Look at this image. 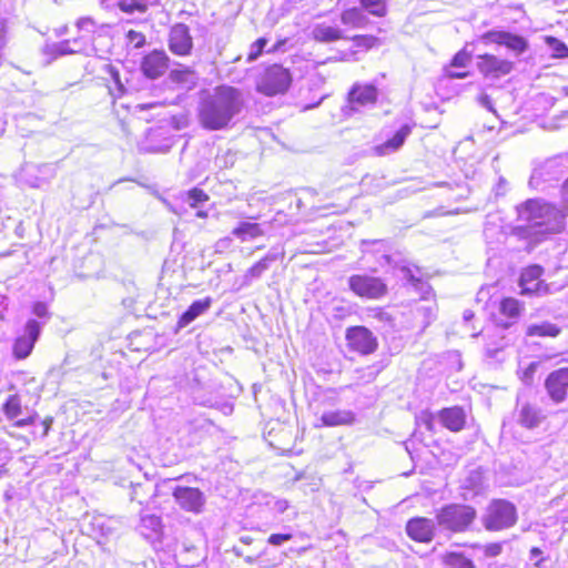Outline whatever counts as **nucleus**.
<instances>
[{"instance_id":"52","label":"nucleus","mask_w":568,"mask_h":568,"mask_svg":"<svg viewBox=\"0 0 568 568\" xmlns=\"http://www.w3.org/2000/svg\"><path fill=\"white\" fill-rule=\"evenodd\" d=\"M34 423V418L33 417H28V418H22V419H18L14 425L17 427H26L28 425H31Z\"/></svg>"},{"instance_id":"22","label":"nucleus","mask_w":568,"mask_h":568,"mask_svg":"<svg viewBox=\"0 0 568 568\" xmlns=\"http://www.w3.org/2000/svg\"><path fill=\"white\" fill-rule=\"evenodd\" d=\"M440 423L452 432H459L466 423V415L463 408L458 406L444 408L439 413Z\"/></svg>"},{"instance_id":"5","label":"nucleus","mask_w":568,"mask_h":568,"mask_svg":"<svg viewBox=\"0 0 568 568\" xmlns=\"http://www.w3.org/2000/svg\"><path fill=\"white\" fill-rule=\"evenodd\" d=\"M292 77L287 69L280 64L268 67L257 82V91L265 95L284 93L291 85Z\"/></svg>"},{"instance_id":"28","label":"nucleus","mask_w":568,"mask_h":568,"mask_svg":"<svg viewBox=\"0 0 568 568\" xmlns=\"http://www.w3.org/2000/svg\"><path fill=\"white\" fill-rule=\"evenodd\" d=\"M280 257L278 253L275 252H268L263 258H261L257 263H255L252 267H250L244 278L246 282H251L254 278L261 277V275L268 270L270 264L272 262L277 261Z\"/></svg>"},{"instance_id":"33","label":"nucleus","mask_w":568,"mask_h":568,"mask_svg":"<svg viewBox=\"0 0 568 568\" xmlns=\"http://www.w3.org/2000/svg\"><path fill=\"white\" fill-rule=\"evenodd\" d=\"M21 399L19 395H10L3 405V413L9 419H16L21 414Z\"/></svg>"},{"instance_id":"30","label":"nucleus","mask_w":568,"mask_h":568,"mask_svg":"<svg viewBox=\"0 0 568 568\" xmlns=\"http://www.w3.org/2000/svg\"><path fill=\"white\" fill-rule=\"evenodd\" d=\"M341 21L346 26L359 28L365 22V17L358 8L345 10L341 16Z\"/></svg>"},{"instance_id":"41","label":"nucleus","mask_w":568,"mask_h":568,"mask_svg":"<svg viewBox=\"0 0 568 568\" xmlns=\"http://www.w3.org/2000/svg\"><path fill=\"white\" fill-rule=\"evenodd\" d=\"M266 43H267V41L263 38L256 40L251 47V52L248 54L247 60L253 61V60L257 59V57L262 53Z\"/></svg>"},{"instance_id":"48","label":"nucleus","mask_w":568,"mask_h":568,"mask_svg":"<svg viewBox=\"0 0 568 568\" xmlns=\"http://www.w3.org/2000/svg\"><path fill=\"white\" fill-rule=\"evenodd\" d=\"M561 202H562V212L568 216V179L565 181L561 187Z\"/></svg>"},{"instance_id":"1","label":"nucleus","mask_w":568,"mask_h":568,"mask_svg":"<svg viewBox=\"0 0 568 568\" xmlns=\"http://www.w3.org/2000/svg\"><path fill=\"white\" fill-rule=\"evenodd\" d=\"M245 105L243 92L232 85H217L202 92L197 106L199 124L209 131L227 130L242 113Z\"/></svg>"},{"instance_id":"3","label":"nucleus","mask_w":568,"mask_h":568,"mask_svg":"<svg viewBox=\"0 0 568 568\" xmlns=\"http://www.w3.org/2000/svg\"><path fill=\"white\" fill-rule=\"evenodd\" d=\"M476 517V509L464 504L446 505L435 516L438 527L452 532L466 531L473 525Z\"/></svg>"},{"instance_id":"35","label":"nucleus","mask_w":568,"mask_h":568,"mask_svg":"<svg viewBox=\"0 0 568 568\" xmlns=\"http://www.w3.org/2000/svg\"><path fill=\"white\" fill-rule=\"evenodd\" d=\"M112 84L109 87V91L113 98H120L125 92L124 84L121 82L120 74L115 70H111Z\"/></svg>"},{"instance_id":"43","label":"nucleus","mask_w":568,"mask_h":568,"mask_svg":"<svg viewBox=\"0 0 568 568\" xmlns=\"http://www.w3.org/2000/svg\"><path fill=\"white\" fill-rule=\"evenodd\" d=\"M292 537L293 536L291 534H272L268 537L267 542L273 546H281L285 541L291 540Z\"/></svg>"},{"instance_id":"13","label":"nucleus","mask_w":568,"mask_h":568,"mask_svg":"<svg viewBox=\"0 0 568 568\" xmlns=\"http://www.w3.org/2000/svg\"><path fill=\"white\" fill-rule=\"evenodd\" d=\"M477 68L485 78L499 79L511 72L514 63L494 54L478 55Z\"/></svg>"},{"instance_id":"42","label":"nucleus","mask_w":568,"mask_h":568,"mask_svg":"<svg viewBox=\"0 0 568 568\" xmlns=\"http://www.w3.org/2000/svg\"><path fill=\"white\" fill-rule=\"evenodd\" d=\"M538 368L537 362H531L523 372L521 379L525 384L529 385L532 382L534 375Z\"/></svg>"},{"instance_id":"59","label":"nucleus","mask_w":568,"mask_h":568,"mask_svg":"<svg viewBox=\"0 0 568 568\" xmlns=\"http://www.w3.org/2000/svg\"><path fill=\"white\" fill-rule=\"evenodd\" d=\"M41 171H50V172H51V175H53V170H52L50 166H48V165H43V166L41 168Z\"/></svg>"},{"instance_id":"49","label":"nucleus","mask_w":568,"mask_h":568,"mask_svg":"<svg viewBox=\"0 0 568 568\" xmlns=\"http://www.w3.org/2000/svg\"><path fill=\"white\" fill-rule=\"evenodd\" d=\"M403 276L413 284L419 282V278L416 276L415 272L409 267L402 268Z\"/></svg>"},{"instance_id":"8","label":"nucleus","mask_w":568,"mask_h":568,"mask_svg":"<svg viewBox=\"0 0 568 568\" xmlns=\"http://www.w3.org/2000/svg\"><path fill=\"white\" fill-rule=\"evenodd\" d=\"M544 270L539 265L526 267L519 277L520 294L527 296H545L549 293V285L540 280Z\"/></svg>"},{"instance_id":"7","label":"nucleus","mask_w":568,"mask_h":568,"mask_svg":"<svg viewBox=\"0 0 568 568\" xmlns=\"http://www.w3.org/2000/svg\"><path fill=\"white\" fill-rule=\"evenodd\" d=\"M41 331L42 325L37 320L27 321L22 333L16 337L12 345V355L16 359H26L31 355Z\"/></svg>"},{"instance_id":"27","label":"nucleus","mask_w":568,"mask_h":568,"mask_svg":"<svg viewBox=\"0 0 568 568\" xmlns=\"http://www.w3.org/2000/svg\"><path fill=\"white\" fill-rule=\"evenodd\" d=\"M312 36L320 42H334L343 38V32L336 27L320 23L313 28Z\"/></svg>"},{"instance_id":"50","label":"nucleus","mask_w":568,"mask_h":568,"mask_svg":"<svg viewBox=\"0 0 568 568\" xmlns=\"http://www.w3.org/2000/svg\"><path fill=\"white\" fill-rule=\"evenodd\" d=\"M71 48H80L81 51L79 53H90V48L87 45L82 39H73L71 40Z\"/></svg>"},{"instance_id":"26","label":"nucleus","mask_w":568,"mask_h":568,"mask_svg":"<svg viewBox=\"0 0 568 568\" xmlns=\"http://www.w3.org/2000/svg\"><path fill=\"white\" fill-rule=\"evenodd\" d=\"M560 333V326L548 321L529 324L526 328L528 337H557Z\"/></svg>"},{"instance_id":"19","label":"nucleus","mask_w":568,"mask_h":568,"mask_svg":"<svg viewBox=\"0 0 568 568\" xmlns=\"http://www.w3.org/2000/svg\"><path fill=\"white\" fill-rule=\"evenodd\" d=\"M524 310L525 306L520 301L514 297L503 298L499 304V312L501 316L506 317V320H500L499 325L504 328L510 327L519 320Z\"/></svg>"},{"instance_id":"44","label":"nucleus","mask_w":568,"mask_h":568,"mask_svg":"<svg viewBox=\"0 0 568 568\" xmlns=\"http://www.w3.org/2000/svg\"><path fill=\"white\" fill-rule=\"evenodd\" d=\"M503 546L498 542H491L483 547L486 557H496L501 552Z\"/></svg>"},{"instance_id":"51","label":"nucleus","mask_w":568,"mask_h":568,"mask_svg":"<svg viewBox=\"0 0 568 568\" xmlns=\"http://www.w3.org/2000/svg\"><path fill=\"white\" fill-rule=\"evenodd\" d=\"M479 102H480V104H481L484 108H486L487 110L495 112L494 106H493L491 99H490L487 94L481 95V97L479 98Z\"/></svg>"},{"instance_id":"37","label":"nucleus","mask_w":568,"mask_h":568,"mask_svg":"<svg viewBox=\"0 0 568 568\" xmlns=\"http://www.w3.org/2000/svg\"><path fill=\"white\" fill-rule=\"evenodd\" d=\"M80 51V48H71V40H65L54 45V53L58 55L79 53Z\"/></svg>"},{"instance_id":"39","label":"nucleus","mask_w":568,"mask_h":568,"mask_svg":"<svg viewBox=\"0 0 568 568\" xmlns=\"http://www.w3.org/2000/svg\"><path fill=\"white\" fill-rule=\"evenodd\" d=\"M542 550L538 547H532L529 552V560L537 568H545L546 558L542 556Z\"/></svg>"},{"instance_id":"2","label":"nucleus","mask_w":568,"mask_h":568,"mask_svg":"<svg viewBox=\"0 0 568 568\" xmlns=\"http://www.w3.org/2000/svg\"><path fill=\"white\" fill-rule=\"evenodd\" d=\"M566 214L551 203L531 199L517 206L515 232L526 239L539 241L540 236L562 231Z\"/></svg>"},{"instance_id":"23","label":"nucleus","mask_w":568,"mask_h":568,"mask_svg":"<svg viewBox=\"0 0 568 568\" xmlns=\"http://www.w3.org/2000/svg\"><path fill=\"white\" fill-rule=\"evenodd\" d=\"M212 303H213V300L210 296H207L203 300L194 301L189 306V308L180 316L178 326L180 328L187 326L190 323H192L199 316L206 313L210 310Z\"/></svg>"},{"instance_id":"6","label":"nucleus","mask_w":568,"mask_h":568,"mask_svg":"<svg viewBox=\"0 0 568 568\" xmlns=\"http://www.w3.org/2000/svg\"><path fill=\"white\" fill-rule=\"evenodd\" d=\"M348 286L355 295L368 300H378L387 293V285L382 278L368 275H352Z\"/></svg>"},{"instance_id":"29","label":"nucleus","mask_w":568,"mask_h":568,"mask_svg":"<svg viewBox=\"0 0 568 568\" xmlns=\"http://www.w3.org/2000/svg\"><path fill=\"white\" fill-rule=\"evenodd\" d=\"M152 2L153 0H119L118 6L120 10L125 13H143Z\"/></svg>"},{"instance_id":"15","label":"nucleus","mask_w":568,"mask_h":568,"mask_svg":"<svg viewBox=\"0 0 568 568\" xmlns=\"http://www.w3.org/2000/svg\"><path fill=\"white\" fill-rule=\"evenodd\" d=\"M175 503L185 511L199 514L205 503L203 493L193 487L178 486L173 490Z\"/></svg>"},{"instance_id":"56","label":"nucleus","mask_w":568,"mask_h":568,"mask_svg":"<svg viewBox=\"0 0 568 568\" xmlns=\"http://www.w3.org/2000/svg\"><path fill=\"white\" fill-rule=\"evenodd\" d=\"M465 321H470L474 317V313L469 310H466L463 315Z\"/></svg>"},{"instance_id":"38","label":"nucleus","mask_w":568,"mask_h":568,"mask_svg":"<svg viewBox=\"0 0 568 568\" xmlns=\"http://www.w3.org/2000/svg\"><path fill=\"white\" fill-rule=\"evenodd\" d=\"M470 60L471 54L466 50H460L454 55L452 67L464 68L470 62Z\"/></svg>"},{"instance_id":"54","label":"nucleus","mask_w":568,"mask_h":568,"mask_svg":"<svg viewBox=\"0 0 568 568\" xmlns=\"http://www.w3.org/2000/svg\"><path fill=\"white\" fill-rule=\"evenodd\" d=\"M275 505L276 509L281 513L285 511L288 507V503L286 500H277Z\"/></svg>"},{"instance_id":"57","label":"nucleus","mask_w":568,"mask_h":568,"mask_svg":"<svg viewBox=\"0 0 568 568\" xmlns=\"http://www.w3.org/2000/svg\"><path fill=\"white\" fill-rule=\"evenodd\" d=\"M196 216L200 219H205L207 216V213L205 211H197Z\"/></svg>"},{"instance_id":"12","label":"nucleus","mask_w":568,"mask_h":568,"mask_svg":"<svg viewBox=\"0 0 568 568\" xmlns=\"http://www.w3.org/2000/svg\"><path fill=\"white\" fill-rule=\"evenodd\" d=\"M481 41L505 45L516 55L523 54L528 49V41L524 37L507 31H487L481 36Z\"/></svg>"},{"instance_id":"24","label":"nucleus","mask_w":568,"mask_h":568,"mask_svg":"<svg viewBox=\"0 0 568 568\" xmlns=\"http://www.w3.org/2000/svg\"><path fill=\"white\" fill-rule=\"evenodd\" d=\"M162 528L160 516L153 514L141 515L139 530L145 539L158 540L162 534Z\"/></svg>"},{"instance_id":"58","label":"nucleus","mask_w":568,"mask_h":568,"mask_svg":"<svg viewBox=\"0 0 568 568\" xmlns=\"http://www.w3.org/2000/svg\"><path fill=\"white\" fill-rule=\"evenodd\" d=\"M42 184H43V182H42V181L37 180L34 183H32V186H33V187H41V186H42Z\"/></svg>"},{"instance_id":"53","label":"nucleus","mask_w":568,"mask_h":568,"mask_svg":"<svg viewBox=\"0 0 568 568\" xmlns=\"http://www.w3.org/2000/svg\"><path fill=\"white\" fill-rule=\"evenodd\" d=\"M448 77L452 79H465L468 75V72H447Z\"/></svg>"},{"instance_id":"4","label":"nucleus","mask_w":568,"mask_h":568,"mask_svg":"<svg viewBox=\"0 0 568 568\" xmlns=\"http://www.w3.org/2000/svg\"><path fill=\"white\" fill-rule=\"evenodd\" d=\"M517 521V509L514 504L505 499L493 500L483 517L487 530H503L513 527Z\"/></svg>"},{"instance_id":"20","label":"nucleus","mask_w":568,"mask_h":568,"mask_svg":"<svg viewBox=\"0 0 568 568\" xmlns=\"http://www.w3.org/2000/svg\"><path fill=\"white\" fill-rule=\"evenodd\" d=\"M412 133V128L408 124H404L395 134L393 138L388 139L386 142L376 145L374 148V153L378 156H384L392 154L396 151H398L402 145L404 144L405 140Z\"/></svg>"},{"instance_id":"36","label":"nucleus","mask_w":568,"mask_h":568,"mask_svg":"<svg viewBox=\"0 0 568 568\" xmlns=\"http://www.w3.org/2000/svg\"><path fill=\"white\" fill-rule=\"evenodd\" d=\"M547 42H548L549 47L552 49V51L555 52L556 57L562 58V57L568 55V48L564 42H561L558 39L552 38V37H549L547 39Z\"/></svg>"},{"instance_id":"40","label":"nucleus","mask_w":568,"mask_h":568,"mask_svg":"<svg viewBox=\"0 0 568 568\" xmlns=\"http://www.w3.org/2000/svg\"><path fill=\"white\" fill-rule=\"evenodd\" d=\"M126 39L130 44H132L135 49L142 48L145 43V37L143 33L130 30L126 33Z\"/></svg>"},{"instance_id":"21","label":"nucleus","mask_w":568,"mask_h":568,"mask_svg":"<svg viewBox=\"0 0 568 568\" xmlns=\"http://www.w3.org/2000/svg\"><path fill=\"white\" fill-rule=\"evenodd\" d=\"M544 418L541 409L530 403H523L518 408L517 422L525 428L532 429L538 427Z\"/></svg>"},{"instance_id":"34","label":"nucleus","mask_w":568,"mask_h":568,"mask_svg":"<svg viewBox=\"0 0 568 568\" xmlns=\"http://www.w3.org/2000/svg\"><path fill=\"white\" fill-rule=\"evenodd\" d=\"M209 196L201 189L194 187L185 194L184 201L192 207H196L197 204L206 202Z\"/></svg>"},{"instance_id":"14","label":"nucleus","mask_w":568,"mask_h":568,"mask_svg":"<svg viewBox=\"0 0 568 568\" xmlns=\"http://www.w3.org/2000/svg\"><path fill=\"white\" fill-rule=\"evenodd\" d=\"M377 88L373 84L355 83L348 92L347 109L358 112L362 108L374 105L377 101Z\"/></svg>"},{"instance_id":"16","label":"nucleus","mask_w":568,"mask_h":568,"mask_svg":"<svg viewBox=\"0 0 568 568\" xmlns=\"http://www.w3.org/2000/svg\"><path fill=\"white\" fill-rule=\"evenodd\" d=\"M169 61L164 51L154 50L143 58L141 69L145 77L158 79L169 69Z\"/></svg>"},{"instance_id":"45","label":"nucleus","mask_w":568,"mask_h":568,"mask_svg":"<svg viewBox=\"0 0 568 568\" xmlns=\"http://www.w3.org/2000/svg\"><path fill=\"white\" fill-rule=\"evenodd\" d=\"M193 77L194 74L190 69L175 70L171 72V78L178 82L186 81L189 78Z\"/></svg>"},{"instance_id":"18","label":"nucleus","mask_w":568,"mask_h":568,"mask_svg":"<svg viewBox=\"0 0 568 568\" xmlns=\"http://www.w3.org/2000/svg\"><path fill=\"white\" fill-rule=\"evenodd\" d=\"M355 419V413L349 409L325 410L315 423V427L349 426Z\"/></svg>"},{"instance_id":"17","label":"nucleus","mask_w":568,"mask_h":568,"mask_svg":"<svg viewBox=\"0 0 568 568\" xmlns=\"http://www.w3.org/2000/svg\"><path fill=\"white\" fill-rule=\"evenodd\" d=\"M407 535L419 542L432 541L435 534V525L433 519L425 517H416L408 520L406 525Z\"/></svg>"},{"instance_id":"25","label":"nucleus","mask_w":568,"mask_h":568,"mask_svg":"<svg viewBox=\"0 0 568 568\" xmlns=\"http://www.w3.org/2000/svg\"><path fill=\"white\" fill-rule=\"evenodd\" d=\"M265 234L262 225L253 222H240L233 230L232 235L241 242L261 237Z\"/></svg>"},{"instance_id":"10","label":"nucleus","mask_w":568,"mask_h":568,"mask_svg":"<svg viewBox=\"0 0 568 568\" xmlns=\"http://www.w3.org/2000/svg\"><path fill=\"white\" fill-rule=\"evenodd\" d=\"M348 346L363 355L372 354L377 348V339L373 333L364 326H354L346 331Z\"/></svg>"},{"instance_id":"46","label":"nucleus","mask_w":568,"mask_h":568,"mask_svg":"<svg viewBox=\"0 0 568 568\" xmlns=\"http://www.w3.org/2000/svg\"><path fill=\"white\" fill-rule=\"evenodd\" d=\"M32 313L39 317V318H48L49 317V311L48 306L43 302H37L34 303L32 307Z\"/></svg>"},{"instance_id":"60","label":"nucleus","mask_w":568,"mask_h":568,"mask_svg":"<svg viewBox=\"0 0 568 568\" xmlns=\"http://www.w3.org/2000/svg\"><path fill=\"white\" fill-rule=\"evenodd\" d=\"M378 315L382 317L384 315V313L378 311Z\"/></svg>"},{"instance_id":"32","label":"nucleus","mask_w":568,"mask_h":568,"mask_svg":"<svg viewBox=\"0 0 568 568\" xmlns=\"http://www.w3.org/2000/svg\"><path fill=\"white\" fill-rule=\"evenodd\" d=\"M361 7L368 13L376 17H384L387 13L386 0H361Z\"/></svg>"},{"instance_id":"11","label":"nucleus","mask_w":568,"mask_h":568,"mask_svg":"<svg viewBox=\"0 0 568 568\" xmlns=\"http://www.w3.org/2000/svg\"><path fill=\"white\" fill-rule=\"evenodd\" d=\"M168 45L170 51L180 57L190 55L193 49V39L190 34V29L184 23H176L171 27Z\"/></svg>"},{"instance_id":"55","label":"nucleus","mask_w":568,"mask_h":568,"mask_svg":"<svg viewBox=\"0 0 568 568\" xmlns=\"http://www.w3.org/2000/svg\"><path fill=\"white\" fill-rule=\"evenodd\" d=\"M500 351V347H497V348H490V347H487L486 348V354L487 356L489 357H496L497 356V353Z\"/></svg>"},{"instance_id":"9","label":"nucleus","mask_w":568,"mask_h":568,"mask_svg":"<svg viewBox=\"0 0 568 568\" xmlns=\"http://www.w3.org/2000/svg\"><path fill=\"white\" fill-rule=\"evenodd\" d=\"M544 388L555 405L566 402L568 398V367L550 372L544 382Z\"/></svg>"},{"instance_id":"31","label":"nucleus","mask_w":568,"mask_h":568,"mask_svg":"<svg viewBox=\"0 0 568 568\" xmlns=\"http://www.w3.org/2000/svg\"><path fill=\"white\" fill-rule=\"evenodd\" d=\"M444 562L449 568H475L473 561L462 554L449 552L444 556Z\"/></svg>"},{"instance_id":"47","label":"nucleus","mask_w":568,"mask_h":568,"mask_svg":"<svg viewBox=\"0 0 568 568\" xmlns=\"http://www.w3.org/2000/svg\"><path fill=\"white\" fill-rule=\"evenodd\" d=\"M77 27L79 30H87L91 32L94 28V21L89 17H83L77 21Z\"/></svg>"}]
</instances>
